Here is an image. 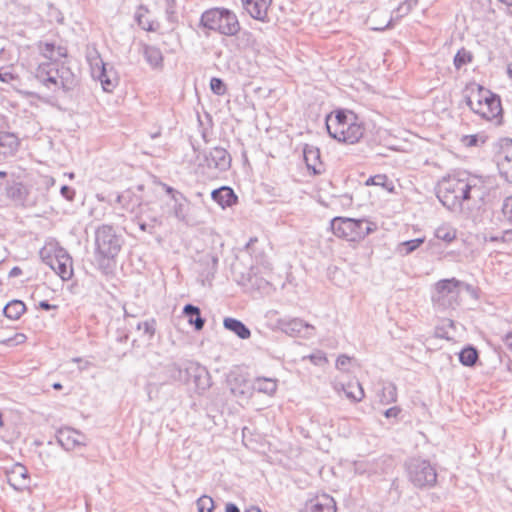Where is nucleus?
<instances>
[{
	"label": "nucleus",
	"mask_w": 512,
	"mask_h": 512,
	"mask_svg": "<svg viewBox=\"0 0 512 512\" xmlns=\"http://www.w3.org/2000/svg\"><path fill=\"white\" fill-rule=\"evenodd\" d=\"M484 188L480 178L448 176L439 182L437 197L449 210L460 211L465 201L481 200L484 196Z\"/></svg>",
	"instance_id": "nucleus-1"
},
{
	"label": "nucleus",
	"mask_w": 512,
	"mask_h": 512,
	"mask_svg": "<svg viewBox=\"0 0 512 512\" xmlns=\"http://www.w3.org/2000/svg\"><path fill=\"white\" fill-rule=\"evenodd\" d=\"M34 74L39 82L53 91L62 89L67 92L77 84V79L71 69L60 65L58 61L40 63Z\"/></svg>",
	"instance_id": "nucleus-2"
},
{
	"label": "nucleus",
	"mask_w": 512,
	"mask_h": 512,
	"mask_svg": "<svg viewBox=\"0 0 512 512\" xmlns=\"http://www.w3.org/2000/svg\"><path fill=\"white\" fill-rule=\"evenodd\" d=\"M122 247V238L117 235L110 225H101L95 231V255L99 267L108 272L110 262L119 254Z\"/></svg>",
	"instance_id": "nucleus-3"
},
{
	"label": "nucleus",
	"mask_w": 512,
	"mask_h": 512,
	"mask_svg": "<svg viewBox=\"0 0 512 512\" xmlns=\"http://www.w3.org/2000/svg\"><path fill=\"white\" fill-rule=\"evenodd\" d=\"M466 104L469 108L482 119L487 121L495 120L497 124L501 123L502 106L500 97L490 90L478 85L472 89L470 95L466 97Z\"/></svg>",
	"instance_id": "nucleus-4"
},
{
	"label": "nucleus",
	"mask_w": 512,
	"mask_h": 512,
	"mask_svg": "<svg viewBox=\"0 0 512 512\" xmlns=\"http://www.w3.org/2000/svg\"><path fill=\"white\" fill-rule=\"evenodd\" d=\"M170 376L173 380L183 384L193 383L195 391L199 394L211 386L210 374L204 366L187 361L183 365L172 364L169 366Z\"/></svg>",
	"instance_id": "nucleus-5"
},
{
	"label": "nucleus",
	"mask_w": 512,
	"mask_h": 512,
	"mask_svg": "<svg viewBox=\"0 0 512 512\" xmlns=\"http://www.w3.org/2000/svg\"><path fill=\"white\" fill-rule=\"evenodd\" d=\"M464 282L456 278L442 279L434 284L431 294L433 307L437 311L453 310L460 304V293Z\"/></svg>",
	"instance_id": "nucleus-6"
},
{
	"label": "nucleus",
	"mask_w": 512,
	"mask_h": 512,
	"mask_svg": "<svg viewBox=\"0 0 512 512\" xmlns=\"http://www.w3.org/2000/svg\"><path fill=\"white\" fill-rule=\"evenodd\" d=\"M200 25L225 36H234L240 30L237 16L225 8H213L205 11L201 16Z\"/></svg>",
	"instance_id": "nucleus-7"
},
{
	"label": "nucleus",
	"mask_w": 512,
	"mask_h": 512,
	"mask_svg": "<svg viewBox=\"0 0 512 512\" xmlns=\"http://www.w3.org/2000/svg\"><path fill=\"white\" fill-rule=\"evenodd\" d=\"M409 481L417 488H431L437 482V473L428 460L413 458L406 462Z\"/></svg>",
	"instance_id": "nucleus-8"
},
{
	"label": "nucleus",
	"mask_w": 512,
	"mask_h": 512,
	"mask_svg": "<svg viewBox=\"0 0 512 512\" xmlns=\"http://www.w3.org/2000/svg\"><path fill=\"white\" fill-rule=\"evenodd\" d=\"M40 257L62 280H69L73 276L72 258L62 247L40 250Z\"/></svg>",
	"instance_id": "nucleus-9"
},
{
	"label": "nucleus",
	"mask_w": 512,
	"mask_h": 512,
	"mask_svg": "<svg viewBox=\"0 0 512 512\" xmlns=\"http://www.w3.org/2000/svg\"><path fill=\"white\" fill-rule=\"evenodd\" d=\"M392 469L393 461L388 457L357 461L354 464V470L357 474L367 475L368 477L389 474Z\"/></svg>",
	"instance_id": "nucleus-10"
},
{
	"label": "nucleus",
	"mask_w": 512,
	"mask_h": 512,
	"mask_svg": "<svg viewBox=\"0 0 512 512\" xmlns=\"http://www.w3.org/2000/svg\"><path fill=\"white\" fill-rule=\"evenodd\" d=\"M278 325L281 331L291 337L309 339L315 335V327L300 318L281 319Z\"/></svg>",
	"instance_id": "nucleus-11"
},
{
	"label": "nucleus",
	"mask_w": 512,
	"mask_h": 512,
	"mask_svg": "<svg viewBox=\"0 0 512 512\" xmlns=\"http://www.w3.org/2000/svg\"><path fill=\"white\" fill-rule=\"evenodd\" d=\"M231 161L230 154L223 147H214L208 153L204 154L206 166L220 172L227 171L231 166Z\"/></svg>",
	"instance_id": "nucleus-12"
},
{
	"label": "nucleus",
	"mask_w": 512,
	"mask_h": 512,
	"mask_svg": "<svg viewBox=\"0 0 512 512\" xmlns=\"http://www.w3.org/2000/svg\"><path fill=\"white\" fill-rule=\"evenodd\" d=\"M56 438L59 445L66 451H72L76 447L86 446L87 444L86 436L70 427L59 429Z\"/></svg>",
	"instance_id": "nucleus-13"
},
{
	"label": "nucleus",
	"mask_w": 512,
	"mask_h": 512,
	"mask_svg": "<svg viewBox=\"0 0 512 512\" xmlns=\"http://www.w3.org/2000/svg\"><path fill=\"white\" fill-rule=\"evenodd\" d=\"M364 131L365 128L362 123L358 122V120H351L343 125L342 134L330 132L329 135L339 142L354 144L363 137Z\"/></svg>",
	"instance_id": "nucleus-14"
},
{
	"label": "nucleus",
	"mask_w": 512,
	"mask_h": 512,
	"mask_svg": "<svg viewBox=\"0 0 512 512\" xmlns=\"http://www.w3.org/2000/svg\"><path fill=\"white\" fill-rule=\"evenodd\" d=\"M333 234L347 241H356L355 219L335 217L330 223Z\"/></svg>",
	"instance_id": "nucleus-15"
},
{
	"label": "nucleus",
	"mask_w": 512,
	"mask_h": 512,
	"mask_svg": "<svg viewBox=\"0 0 512 512\" xmlns=\"http://www.w3.org/2000/svg\"><path fill=\"white\" fill-rule=\"evenodd\" d=\"M6 194L15 204L22 206H33L38 203V199L30 198V193L25 185L14 182L6 188Z\"/></svg>",
	"instance_id": "nucleus-16"
},
{
	"label": "nucleus",
	"mask_w": 512,
	"mask_h": 512,
	"mask_svg": "<svg viewBox=\"0 0 512 512\" xmlns=\"http://www.w3.org/2000/svg\"><path fill=\"white\" fill-rule=\"evenodd\" d=\"M300 512H336V502L328 494L318 495L308 500Z\"/></svg>",
	"instance_id": "nucleus-17"
},
{
	"label": "nucleus",
	"mask_w": 512,
	"mask_h": 512,
	"mask_svg": "<svg viewBox=\"0 0 512 512\" xmlns=\"http://www.w3.org/2000/svg\"><path fill=\"white\" fill-rule=\"evenodd\" d=\"M272 0H242L243 8L255 20L262 22L268 19V10Z\"/></svg>",
	"instance_id": "nucleus-18"
},
{
	"label": "nucleus",
	"mask_w": 512,
	"mask_h": 512,
	"mask_svg": "<svg viewBox=\"0 0 512 512\" xmlns=\"http://www.w3.org/2000/svg\"><path fill=\"white\" fill-rule=\"evenodd\" d=\"M8 483L15 490H23L29 484L28 470L20 463H16L7 472Z\"/></svg>",
	"instance_id": "nucleus-19"
},
{
	"label": "nucleus",
	"mask_w": 512,
	"mask_h": 512,
	"mask_svg": "<svg viewBox=\"0 0 512 512\" xmlns=\"http://www.w3.org/2000/svg\"><path fill=\"white\" fill-rule=\"evenodd\" d=\"M351 120H358V117L353 112L346 113L345 111H336L335 115H328L326 117V128L328 133L334 132L335 134H342L343 125Z\"/></svg>",
	"instance_id": "nucleus-20"
},
{
	"label": "nucleus",
	"mask_w": 512,
	"mask_h": 512,
	"mask_svg": "<svg viewBox=\"0 0 512 512\" xmlns=\"http://www.w3.org/2000/svg\"><path fill=\"white\" fill-rule=\"evenodd\" d=\"M19 147L18 137L11 132H0V162L13 156Z\"/></svg>",
	"instance_id": "nucleus-21"
},
{
	"label": "nucleus",
	"mask_w": 512,
	"mask_h": 512,
	"mask_svg": "<svg viewBox=\"0 0 512 512\" xmlns=\"http://www.w3.org/2000/svg\"><path fill=\"white\" fill-rule=\"evenodd\" d=\"M99 61L101 65L95 63L96 67L92 68V74L100 81L104 91L111 92L116 86V78L112 77V72L107 71L105 63L101 59Z\"/></svg>",
	"instance_id": "nucleus-22"
},
{
	"label": "nucleus",
	"mask_w": 512,
	"mask_h": 512,
	"mask_svg": "<svg viewBox=\"0 0 512 512\" xmlns=\"http://www.w3.org/2000/svg\"><path fill=\"white\" fill-rule=\"evenodd\" d=\"M497 165L501 175L512 183V141L503 148Z\"/></svg>",
	"instance_id": "nucleus-23"
},
{
	"label": "nucleus",
	"mask_w": 512,
	"mask_h": 512,
	"mask_svg": "<svg viewBox=\"0 0 512 512\" xmlns=\"http://www.w3.org/2000/svg\"><path fill=\"white\" fill-rule=\"evenodd\" d=\"M212 199L222 208L231 207L237 202V196L228 186H222L211 193Z\"/></svg>",
	"instance_id": "nucleus-24"
},
{
	"label": "nucleus",
	"mask_w": 512,
	"mask_h": 512,
	"mask_svg": "<svg viewBox=\"0 0 512 512\" xmlns=\"http://www.w3.org/2000/svg\"><path fill=\"white\" fill-rule=\"evenodd\" d=\"M230 390L235 397L249 398L252 396L254 388L253 383H250L246 379L235 378L230 382Z\"/></svg>",
	"instance_id": "nucleus-25"
},
{
	"label": "nucleus",
	"mask_w": 512,
	"mask_h": 512,
	"mask_svg": "<svg viewBox=\"0 0 512 512\" xmlns=\"http://www.w3.org/2000/svg\"><path fill=\"white\" fill-rule=\"evenodd\" d=\"M225 329L233 332L241 339H248L251 335L249 328L240 320L227 317L223 321Z\"/></svg>",
	"instance_id": "nucleus-26"
},
{
	"label": "nucleus",
	"mask_w": 512,
	"mask_h": 512,
	"mask_svg": "<svg viewBox=\"0 0 512 512\" xmlns=\"http://www.w3.org/2000/svg\"><path fill=\"white\" fill-rule=\"evenodd\" d=\"M183 314L188 318V322L194 325L197 331L204 327L205 319L201 317V311L197 306L187 304L183 308Z\"/></svg>",
	"instance_id": "nucleus-27"
},
{
	"label": "nucleus",
	"mask_w": 512,
	"mask_h": 512,
	"mask_svg": "<svg viewBox=\"0 0 512 512\" xmlns=\"http://www.w3.org/2000/svg\"><path fill=\"white\" fill-rule=\"evenodd\" d=\"M148 9L140 6L135 13V20L137 24L145 31H156L159 28V23L148 18Z\"/></svg>",
	"instance_id": "nucleus-28"
},
{
	"label": "nucleus",
	"mask_w": 512,
	"mask_h": 512,
	"mask_svg": "<svg viewBox=\"0 0 512 512\" xmlns=\"http://www.w3.org/2000/svg\"><path fill=\"white\" fill-rule=\"evenodd\" d=\"M116 202L120 204L121 208L124 210L133 212L135 207L140 205V197L131 190H127L122 194L117 195Z\"/></svg>",
	"instance_id": "nucleus-29"
},
{
	"label": "nucleus",
	"mask_w": 512,
	"mask_h": 512,
	"mask_svg": "<svg viewBox=\"0 0 512 512\" xmlns=\"http://www.w3.org/2000/svg\"><path fill=\"white\" fill-rule=\"evenodd\" d=\"M254 391L264 393L267 395H273L277 390V380L274 378L257 377L253 381Z\"/></svg>",
	"instance_id": "nucleus-30"
},
{
	"label": "nucleus",
	"mask_w": 512,
	"mask_h": 512,
	"mask_svg": "<svg viewBox=\"0 0 512 512\" xmlns=\"http://www.w3.org/2000/svg\"><path fill=\"white\" fill-rule=\"evenodd\" d=\"M26 311V306L21 300H12L3 308L4 315L11 320H18Z\"/></svg>",
	"instance_id": "nucleus-31"
},
{
	"label": "nucleus",
	"mask_w": 512,
	"mask_h": 512,
	"mask_svg": "<svg viewBox=\"0 0 512 512\" xmlns=\"http://www.w3.org/2000/svg\"><path fill=\"white\" fill-rule=\"evenodd\" d=\"M304 160L309 169H312L314 173H320V169L317 165L320 164V151L314 146H306L303 150Z\"/></svg>",
	"instance_id": "nucleus-32"
},
{
	"label": "nucleus",
	"mask_w": 512,
	"mask_h": 512,
	"mask_svg": "<svg viewBox=\"0 0 512 512\" xmlns=\"http://www.w3.org/2000/svg\"><path fill=\"white\" fill-rule=\"evenodd\" d=\"M143 55L146 61L153 67H158L162 64L163 56L160 49L150 46L143 45Z\"/></svg>",
	"instance_id": "nucleus-33"
},
{
	"label": "nucleus",
	"mask_w": 512,
	"mask_h": 512,
	"mask_svg": "<svg viewBox=\"0 0 512 512\" xmlns=\"http://www.w3.org/2000/svg\"><path fill=\"white\" fill-rule=\"evenodd\" d=\"M356 241L365 238L376 229V225L367 219H355Z\"/></svg>",
	"instance_id": "nucleus-34"
},
{
	"label": "nucleus",
	"mask_w": 512,
	"mask_h": 512,
	"mask_svg": "<svg viewBox=\"0 0 512 512\" xmlns=\"http://www.w3.org/2000/svg\"><path fill=\"white\" fill-rule=\"evenodd\" d=\"M55 45L52 43H45L41 52L43 56L48 60L47 62L59 61L61 58L66 57L67 49L62 46H58V55H55Z\"/></svg>",
	"instance_id": "nucleus-35"
},
{
	"label": "nucleus",
	"mask_w": 512,
	"mask_h": 512,
	"mask_svg": "<svg viewBox=\"0 0 512 512\" xmlns=\"http://www.w3.org/2000/svg\"><path fill=\"white\" fill-rule=\"evenodd\" d=\"M477 360L478 351L472 346L462 349L459 353V361L465 366H473Z\"/></svg>",
	"instance_id": "nucleus-36"
},
{
	"label": "nucleus",
	"mask_w": 512,
	"mask_h": 512,
	"mask_svg": "<svg viewBox=\"0 0 512 512\" xmlns=\"http://www.w3.org/2000/svg\"><path fill=\"white\" fill-rule=\"evenodd\" d=\"M437 239L451 243L456 238V230L449 224H442L435 231Z\"/></svg>",
	"instance_id": "nucleus-37"
},
{
	"label": "nucleus",
	"mask_w": 512,
	"mask_h": 512,
	"mask_svg": "<svg viewBox=\"0 0 512 512\" xmlns=\"http://www.w3.org/2000/svg\"><path fill=\"white\" fill-rule=\"evenodd\" d=\"M424 238H417L408 241H404L398 245V252L403 256H406L415 251L421 244H423Z\"/></svg>",
	"instance_id": "nucleus-38"
},
{
	"label": "nucleus",
	"mask_w": 512,
	"mask_h": 512,
	"mask_svg": "<svg viewBox=\"0 0 512 512\" xmlns=\"http://www.w3.org/2000/svg\"><path fill=\"white\" fill-rule=\"evenodd\" d=\"M366 185L381 186L386 188L388 191H392L394 188L392 182H389L388 177L384 174L369 177L366 181Z\"/></svg>",
	"instance_id": "nucleus-39"
},
{
	"label": "nucleus",
	"mask_w": 512,
	"mask_h": 512,
	"mask_svg": "<svg viewBox=\"0 0 512 512\" xmlns=\"http://www.w3.org/2000/svg\"><path fill=\"white\" fill-rule=\"evenodd\" d=\"M165 6V14L167 20L171 23H175L178 20L177 16V4L175 0H163Z\"/></svg>",
	"instance_id": "nucleus-40"
},
{
	"label": "nucleus",
	"mask_w": 512,
	"mask_h": 512,
	"mask_svg": "<svg viewBox=\"0 0 512 512\" xmlns=\"http://www.w3.org/2000/svg\"><path fill=\"white\" fill-rule=\"evenodd\" d=\"M472 61L471 52L462 48L459 50L454 57V65L457 69H460L463 65L468 64Z\"/></svg>",
	"instance_id": "nucleus-41"
},
{
	"label": "nucleus",
	"mask_w": 512,
	"mask_h": 512,
	"mask_svg": "<svg viewBox=\"0 0 512 512\" xmlns=\"http://www.w3.org/2000/svg\"><path fill=\"white\" fill-rule=\"evenodd\" d=\"M203 260L207 264L206 278L214 277L217 270L218 258L215 255L207 254L204 256Z\"/></svg>",
	"instance_id": "nucleus-42"
},
{
	"label": "nucleus",
	"mask_w": 512,
	"mask_h": 512,
	"mask_svg": "<svg viewBox=\"0 0 512 512\" xmlns=\"http://www.w3.org/2000/svg\"><path fill=\"white\" fill-rule=\"evenodd\" d=\"M197 507L199 512H212L214 508L213 499L203 495L197 500Z\"/></svg>",
	"instance_id": "nucleus-43"
},
{
	"label": "nucleus",
	"mask_w": 512,
	"mask_h": 512,
	"mask_svg": "<svg viewBox=\"0 0 512 512\" xmlns=\"http://www.w3.org/2000/svg\"><path fill=\"white\" fill-rule=\"evenodd\" d=\"M210 89L214 94L218 96H222L227 92V87L225 83L223 82L222 79L217 77H213L210 80Z\"/></svg>",
	"instance_id": "nucleus-44"
},
{
	"label": "nucleus",
	"mask_w": 512,
	"mask_h": 512,
	"mask_svg": "<svg viewBox=\"0 0 512 512\" xmlns=\"http://www.w3.org/2000/svg\"><path fill=\"white\" fill-rule=\"evenodd\" d=\"M397 393L394 385L389 384L383 388L381 401L383 403H390L396 401Z\"/></svg>",
	"instance_id": "nucleus-45"
},
{
	"label": "nucleus",
	"mask_w": 512,
	"mask_h": 512,
	"mask_svg": "<svg viewBox=\"0 0 512 512\" xmlns=\"http://www.w3.org/2000/svg\"><path fill=\"white\" fill-rule=\"evenodd\" d=\"M138 330H143L145 334L152 338L156 331V321L155 319H150L144 322H139L137 324Z\"/></svg>",
	"instance_id": "nucleus-46"
},
{
	"label": "nucleus",
	"mask_w": 512,
	"mask_h": 512,
	"mask_svg": "<svg viewBox=\"0 0 512 512\" xmlns=\"http://www.w3.org/2000/svg\"><path fill=\"white\" fill-rule=\"evenodd\" d=\"M504 219L512 224V196L505 198L502 205Z\"/></svg>",
	"instance_id": "nucleus-47"
},
{
	"label": "nucleus",
	"mask_w": 512,
	"mask_h": 512,
	"mask_svg": "<svg viewBox=\"0 0 512 512\" xmlns=\"http://www.w3.org/2000/svg\"><path fill=\"white\" fill-rule=\"evenodd\" d=\"M61 196L66 200L72 202L75 198L76 192L73 188L67 185H63L60 189Z\"/></svg>",
	"instance_id": "nucleus-48"
},
{
	"label": "nucleus",
	"mask_w": 512,
	"mask_h": 512,
	"mask_svg": "<svg viewBox=\"0 0 512 512\" xmlns=\"http://www.w3.org/2000/svg\"><path fill=\"white\" fill-rule=\"evenodd\" d=\"M310 361L315 365H323L327 362V358L323 352H317L308 356Z\"/></svg>",
	"instance_id": "nucleus-49"
},
{
	"label": "nucleus",
	"mask_w": 512,
	"mask_h": 512,
	"mask_svg": "<svg viewBox=\"0 0 512 512\" xmlns=\"http://www.w3.org/2000/svg\"><path fill=\"white\" fill-rule=\"evenodd\" d=\"M174 216L180 220L185 221L186 220V207L182 203H176L174 206Z\"/></svg>",
	"instance_id": "nucleus-50"
},
{
	"label": "nucleus",
	"mask_w": 512,
	"mask_h": 512,
	"mask_svg": "<svg viewBox=\"0 0 512 512\" xmlns=\"http://www.w3.org/2000/svg\"><path fill=\"white\" fill-rule=\"evenodd\" d=\"M357 393H354V392H351V391H345L346 395L348 398H351L355 401H360L362 400V398L364 397V391H363V388L361 387V385L359 383H357Z\"/></svg>",
	"instance_id": "nucleus-51"
},
{
	"label": "nucleus",
	"mask_w": 512,
	"mask_h": 512,
	"mask_svg": "<svg viewBox=\"0 0 512 512\" xmlns=\"http://www.w3.org/2000/svg\"><path fill=\"white\" fill-rule=\"evenodd\" d=\"M41 187L45 188L46 190H48L50 187L54 186L55 184V179L53 177H50V176H42L40 178V183Z\"/></svg>",
	"instance_id": "nucleus-52"
},
{
	"label": "nucleus",
	"mask_w": 512,
	"mask_h": 512,
	"mask_svg": "<svg viewBox=\"0 0 512 512\" xmlns=\"http://www.w3.org/2000/svg\"><path fill=\"white\" fill-rule=\"evenodd\" d=\"M350 362V357L346 355H340L336 360V367L338 369H343Z\"/></svg>",
	"instance_id": "nucleus-53"
},
{
	"label": "nucleus",
	"mask_w": 512,
	"mask_h": 512,
	"mask_svg": "<svg viewBox=\"0 0 512 512\" xmlns=\"http://www.w3.org/2000/svg\"><path fill=\"white\" fill-rule=\"evenodd\" d=\"M501 241L510 243L512 242V228L504 230L501 235Z\"/></svg>",
	"instance_id": "nucleus-54"
},
{
	"label": "nucleus",
	"mask_w": 512,
	"mask_h": 512,
	"mask_svg": "<svg viewBox=\"0 0 512 512\" xmlns=\"http://www.w3.org/2000/svg\"><path fill=\"white\" fill-rule=\"evenodd\" d=\"M400 413V409L398 407H391L385 411V417L391 418V417H397Z\"/></svg>",
	"instance_id": "nucleus-55"
},
{
	"label": "nucleus",
	"mask_w": 512,
	"mask_h": 512,
	"mask_svg": "<svg viewBox=\"0 0 512 512\" xmlns=\"http://www.w3.org/2000/svg\"><path fill=\"white\" fill-rule=\"evenodd\" d=\"M463 140L467 146H474L477 144V141H478L476 135L465 136Z\"/></svg>",
	"instance_id": "nucleus-56"
},
{
	"label": "nucleus",
	"mask_w": 512,
	"mask_h": 512,
	"mask_svg": "<svg viewBox=\"0 0 512 512\" xmlns=\"http://www.w3.org/2000/svg\"><path fill=\"white\" fill-rule=\"evenodd\" d=\"M503 342L506 345V347L512 351V331L508 332L503 337Z\"/></svg>",
	"instance_id": "nucleus-57"
},
{
	"label": "nucleus",
	"mask_w": 512,
	"mask_h": 512,
	"mask_svg": "<svg viewBox=\"0 0 512 512\" xmlns=\"http://www.w3.org/2000/svg\"><path fill=\"white\" fill-rule=\"evenodd\" d=\"M12 79H13V75L10 72H1L0 71V81L1 82L7 83Z\"/></svg>",
	"instance_id": "nucleus-58"
},
{
	"label": "nucleus",
	"mask_w": 512,
	"mask_h": 512,
	"mask_svg": "<svg viewBox=\"0 0 512 512\" xmlns=\"http://www.w3.org/2000/svg\"><path fill=\"white\" fill-rule=\"evenodd\" d=\"M39 307L43 310H50V309H55L56 306L55 305H51L48 301H41L39 303Z\"/></svg>",
	"instance_id": "nucleus-59"
},
{
	"label": "nucleus",
	"mask_w": 512,
	"mask_h": 512,
	"mask_svg": "<svg viewBox=\"0 0 512 512\" xmlns=\"http://www.w3.org/2000/svg\"><path fill=\"white\" fill-rule=\"evenodd\" d=\"M21 274H22V270H21V268H19V267L15 266V267H13V268L10 270V272H9V277H12V278H13V277H17V276H19V275H21Z\"/></svg>",
	"instance_id": "nucleus-60"
},
{
	"label": "nucleus",
	"mask_w": 512,
	"mask_h": 512,
	"mask_svg": "<svg viewBox=\"0 0 512 512\" xmlns=\"http://www.w3.org/2000/svg\"><path fill=\"white\" fill-rule=\"evenodd\" d=\"M225 510L226 512H240L239 508L233 503H227Z\"/></svg>",
	"instance_id": "nucleus-61"
},
{
	"label": "nucleus",
	"mask_w": 512,
	"mask_h": 512,
	"mask_svg": "<svg viewBox=\"0 0 512 512\" xmlns=\"http://www.w3.org/2000/svg\"><path fill=\"white\" fill-rule=\"evenodd\" d=\"M139 228L144 232L152 233V226L144 222L139 223Z\"/></svg>",
	"instance_id": "nucleus-62"
},
{
	"label": "nucleus",
	"mask_w": 512,
	"mask_h": 512,
	"mask_svg": "<svg viewBox=\"0 0 512 512\" xmlns=\"http://www.w3.org/2000/svg\"><path fill=\"white\" fill-rule=\"evenodd\" d=\"M94 55H92V53H89L87 55V58L88 60L90 61L91 65H93V61L95 60H98L99 59V55H98V52L96 50H94Z\"/></svg>",
	"instance_id": "nucleus-63"
},
{
	"label": "nucleus",
	"mask_w": 512,
	"mask_h": 512,
	"mask_svg": "<svg viewBox=\"0 0 512 512\" xmlns=\"http://www.w3.org/2000/svg\"><path fill=\"white\" fill-rule=\"evenodd\" d=\"M26 339V336L24 334H16L15 340L17 343L24 342Z\"/></svg>",
	"instance_id": "nucleus-64"
}]
</instances>
